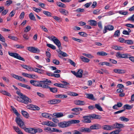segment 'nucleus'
I'll return each mask as SVG.
<instances>
[{"instance_id":"nucleus-1","label":"nucleus","mask_w":134,"mask_h":134,"mask_svg":"<svg viewBox=\"0 0 134 134\" xmlns=\"http://www.w3.org/2000/svg\"><path fill=\"white\" fill-rule=\"evenodd\" d=\"M79 120H71L67 121H64L59 123L58 126L60 127L64 128L70 126L72 124H77L80 122Z\"/></svg>"},{"instance_id":"nucleus-2","label":"nucleus","mask_w":134,"mask_h":134,"mask_svg":"<svg viewBox=\"0 0 134 134\" xmlns=\"http://www.w3.org/2000/svg\"><path fill=\"white\" fill-rule=\"evenodd\" d=\"M17 100L25 104H28L29 103H30L31 102V99L24 95H23L21 97H18Z\"/></svg>"},{"instance_id":"nucleus-3","label":"nucleus","mask_w":134,"mask_h":134,"mask_svg":"<svg viewBox=\"0 0 134 134\" xmlns=\"http://www.w3.org/2000/svg\"><path fill=\"white\" fill-rule=\"evenodd\" d=\"M15 121L19 127L24 130L25 129L26 127L25 125L24 122L19 116L16 118Z\"/></svg>"},{"instance_id":"nucleus-4","label":"nucleus","mask_w":134,"mask_h":134,"mask_svg":"<svg viewBox=\"0 0 134 134\" xmlns=\"http://www.w3.org/2000/svg\"><path fill=\"white\" fill-rule=\"evenodd\" d=\"M8 54L11 56L17 58L19 60L25 61L24 58L21 57L18 54L15 53H12L8 52Z\"/></svg>"},{"instance_id":"nucleus-5","label":"nucleus","mask_w":134,"mask_h":134,"mask_svg":"<svg viewBox=\"0 0 134 134\" xmlns=\"http://www.w3.org/2000/svg\"><path fill=\"white\" fill-rule=\"evenodd\" d=\"M41 81H38L33 80H31L30 81V83L33 85L35 86L40 87H44L45 86H42L41 83Z\"/></svg>"},{"instance_id":"nucleus-6","label":"nucleus","mask_w":134,"mask_h":134,"mask_svg":"<svg viewBox=\"0 0 134 134\" xmlns=\"http://www.w3.org/2000/svg\"><path fill=\"white\" fill-rule=\"evenodd\" d=\"M51 38V40H52L58 47V48H59L61 45V43L59 40L56 37L54 36H52Z\"/></svg>"},{"instance_id":"nucleus-7","label":"nucleus","mask_w":134,"mask_h":134,"mask_svg":"<svg viewBox=\"0 0 134 134\" xmlns=\"http://www.w3.org/2000/svg\"><path fill=\"white\" fill-rule=\"evenodd\" d=\"M41 82L42 86H46L44 87H43V88L48 89L50 87L47 85H50V83H51V81L47 79H46L45 80L41 81Z\"/></svg>"},{"instance_id":"nucleus-8","label":"nucleus","mask_w":134,"mask_h":134,"mask_svg":"<svg viewBox=\"0 0 134 134\" xmlns=\"http://www.w3.org/2000/svg\"><path fill=\"white\" fill-rule=\"evenodd\" d=\"M42 124L43 125H46L48 126L54 127H55L57 126L56 124L50 121H43L42 123Z\"/></svg>"},{"instance_id":"nucleus-9","label":"nucleus","mask_w":134,"mask_h":134,"mask_svg":"<svg viewBox=\"0 0 134 134\" xmlns=\"http://www.w3.org/2000/svg\"><path fill=\"white\" fill-rule=\"evenodd\" d=\"M84 119L82 120V121L84 123H90L91 122V119L90 115L84 116L83 117Z\"/></svg>"},{"instance_id":"nucleus-10","label":"nucleus","mask_w":134,"mask_h":134,"mask_svg":"<svg viewBox=\"0 0 134 134\" xmlns=\"http://www.w3.org/2000/svg\"><path fill=\"white\" fill-rule=\"evenodd\" d=\"M24 130L26 132L32 134H34L37 132V130H36V129L33 128L25 127Z\"/></svg>"},{"instance_id":"nucleus-11","label":"nucleus","mask_w":134,"mask_h":134,"mask_svg":"<svg viewBox=\"0 0 134 134\" xmlns=\"http://www.w3.org/2000/svg\"><path fill=\"white\" fill-rule=\"evenodd\" d=\"M114 26L111 25L105 26L104 29L103 30V33H105L107 31V30H108L110 31L113 30L114 29Z\"/></svg>"},{"instance_id":"nucleus-12","label":"nucleus","mask_w":134,"mask_h":134,"mask_svg":"<svg viewBox=\"0 0 134 134\" xmlns=\"http://www.w3.org/2000/svg\"><path fill=\"white\" fill-rule=\"evenodd\" d=\"M113 127L112 129L113 130L114 129L118 128L120 129L122 128L124 126L122 124H119L118 123H115L112 125Z\"/></svg>"},{"instance_id":"nucleus-13","label":"nucleus","mask_w":134,"mask_h":134,"mask_svg":"<svg viewBox=\"0 0 134 134\" xmlns=\"http://www.w3.org/2000/svg\"><path fill=\"white\" fill-rule=\"evenodd\" d=\"M27 49L29 51L34 53L39 52L40 51L37 48L32 47H27Z\"/></svg>"},{"instance_id":"nucleus-14","label":"nucleus","mask_w":134,"mask_h":134,"mask_svg":"<svg viewBox=\"0 0 134 134\" xmlns=\"http://www.w3.org/2000/svg\"><path fill=\"white\" fill-rule=\"evenodd\" d=\"M101 126L98 124H93L90 127V128L91 130H98L100 129Z\"/></svg>"},{"instance_id":"nucleus-15","label":"nucleus","mask_w":134,"mask_h":134,"mask_svg":"<svg viewBox=\"0 0 134 134\" xmlns=\"http://www.w3.org/2000/svg\"><path fill=\"white\" fill-rule=\"evenodd\" d=\"M61 101L60 100L58 99H53L48 101V103L50 104H58Z\"/></svg>"},{"instance_id":"nucleus-16","label":"nucleus","mask_w":134,"mask_h":134,"mask_svg":"<svg viewBox=\"0 0 134 134\" xmlns=\"http://www.w3.org/2000/svg\"><path fill=\"white\" fill-rule=\"evenodd\" d=\"M53 117L55 116V118H59L63 116L64 115L62 113H55L53 114Z\"/></svg>"},{"instance_id":"nucleus-17","label":"nucleus","mask_w":134,"mask_h":134,"mask_svg":"<svg viewBox=\"0 0 134 134\" xmlns=\"http://www.w3.org/2000/svg\"><path fill=\"white\" fill-rule=\"evenodd\" d=\"M113 71L115 73L119 74L124 73L125 72V71L124 70L119 69H114Z\"/></svg>"},{"instance_id":"nucleus-18","label":"nucleus","mask_w":134,"mask_h":134,"mask_svg":"<svg viewBox=\"0 0 134 134\" xmlns=\"http://www.w3.org/2000/svg\"><path fill=\"white\" fill-rule=\"evenodd\" d=\"M111 125H105L102 128L103 129L106 130H113Z\"/></svg>"},{"instance_id":"nucleus-19","label":"nucleus","mask_w":134,"mask_h":134,"mask_svg":"<svg viewBox=\"0 0 134 134\" xmlns=\"http://www.w3.org/2000/svg\"><path fill=\"white\" fill-rule=\"evenodd\" d=\"M90 116L91 118L92 119H100L102 118V117L100 115L94 114H92L91 115H90Z\"/></svg>"},{"instance_id":"nucleus-20","label":"nucleus","mask_w":134,"mask_h":134,"mask_svg":"<svg viewBox=\"0 0 134 134\" xmlns=\"http://www.w3.org/2000/svg\"><path fill=\"white\" fill-rule=\"evenodd\" d=\"M18 84L19 86L26 88L27 89L30 90L31 89L30 87L27 85L23 84L21 83H18Z\"/></svg>"},{"instance_id":"nucleus-21","label":"nucleus","mask_w":134,"mask_h":134,"mask_svg":"<svg viewBox=\"0 0 134 134\" xmlns=\"http://www.w3.org/2000/svg\"><path fill=\"white\" fill-rule=\"evenodd\" d=\"M85 95L87 98L92 100H95L93 94L86 93Z\"/></svg>"},{"instance_id":"nucleus-22","label":"nucleus","mask_w":134,"mask_h":134,"mask_svg":"<svg viewBox=\"0 0 134 134\" xmlns=\"http://www.w3.org/2000/svg\"><path fill=\"white\" fill-rule=\"evenodd\" d=\"M75 103L76 105H84L85 104V103L83 101L79 100H76L75 102Z\"/></svg>"},{"instance_id":"nucleus-23","label":"nucleus","mask_w":134,"mask_h":134,"mask_svg":"<svg viewBox=\"0 0 134 134\" xmlns=\"http://www.w3.org/2000/svg\"><path fill=\"white\" fill-rule=\"evenodd\" d=\"M83 70H79L76 73V77L81 78L82 77L83 73Z\"/></svg>"},{"instance_id":"nucleus-24","label":"nucleus","mask_w":134,"mask_h":134,"mask_svg":"<svg viewBox=\"0 0 134 134\" xmlns=\"http://www.w3.org/2000/svg\"><path fill=\"white\" fill-rule=\"evenodd\" d=\"M52 116L51 114H49L48 113H44L42 114V116L46 118H49L50 119H51L52 118L51 117H50V115Z\"/></svg>"},{"instance_id":"nucleus-25","label":"nucleus","mask_w":134,"mask_h":134,"mask_svg":"<svg viewBox=\"0 0 134 134\" xmlns=\"http://www.w3.org/2000/svg\"><path fill=\"white\" fill-rule=\"evenodd\" d=\"M11 108L12 110L13 111L14 113L17 116V117H18L20 115V114L18 112L17 110L13 106H11Z\"/></svg>"},{"instance_id":"nucleus-26","label":"nucleus","mask_w":134,"mask_h":134,"mask_svg":"<svg viewBox=\"0 0 134 134\" xmlns=\"http://www.w3.org/2000/svg\"><path fill=\"white\" fill-rule=\"evenodd\" d=\"M133 106L129 105L128 104H125L122 107V108L125 109L130 110L132 108Z\"/></svg>"},{"instance_id":"nucleus-27","label":"nucleus","mask_w":134,"mask_h":134,"mask_svg":"<svg viewBox=\"0 0 134 134\" xmlns=\"http://www.w3.org/2000/svg\"><path fill=\"white\" fill-rule=\"evenodd\" d=\"M90 22V24L91 26H96L97 25V22L96 21L93 20H90L88 21Z\"/></svg>"},{"instance_id":"nucleus-28","label":"nucleus","mask_w":134,"mask_h":134,"mask_svg":"<svg viewBox=\"0 0 134 134\" xmlns=\"http://www.w3.org/2000/svg\"><path fill=\"white\" fill-rule=\"evenodd\" d=\"M80 58L82 61L84 62L88 63L90 61V60L89 59L84 57L82 56H80Z\"/></svg>"},{"instance_id":"nucleus-29","label":"nucleus","mask_w":134,"mask_h":134,"mask_svg":"<svg viewBox=\"0 0 134 134\" xmlns=\"http://www.w3.org/2000/svg\"><path fill=\"white\" fill-rule=\"evenodd\" d=\"M108 54L103 51H101L97 53V54L98 55L101 56H106L108 55Z\"/></svg>"},{"instance_id":"nucleus-30","label":"nucleus","mask_w":134,"mask_h":134,"mask_svg":"<svg viewBox=\"0 0 134 134\" xmlns=\"http://www.w3.org/2000/svg\"><path fill=\"white\" fill-rule=\"evenodd\" d=\"M21 113L23 116L26 118H28L29 117L28 113L26 111L23 110H21Z\"/></svg>"},{"instance_id":"nucleus-31","label":"nucleus","mask_w":134,"mask_h":134,"mask_svg":"<svg viewBox=\"0 0 134 134\" xmlns=\"http://www.w3.org/2000/svg\"><path fill=\"white\" fill-rule=\"evenodd\" d=\"M30 106L31 109L34 110H38L40 109V108L36 105H30Z\"/></svg>"},{"instance_id":"nucleus-32","label":"nucleus","mask_w":134,"mask_h":134,"mask_svg":"<svg viewBox=\"0 0 134 134\" xmlns=\"http://www.w3.org/2000/svg\"><path fill=\"white\" fill-rule=\"evenodd\" d=\"M82 110L83 109L82 108H73L71 110L72 111L76 112L79 113V111H82Z\"/></svg>"},{"instance_id":"nucleus-33","label":"nucleus","mask_w":134,"mask_h":134,"mask_svg":"<svg viewBox=\"0 0 134 134\" xmlns=\"http://www.w3.org/2000/svg\"><path fill=\"white\" fill-rule=\"evenodd\" d=\"M29 17L30 19L32 20L36 21V20L34 15L32 13H31L29 14Z\"/></svg>"},{"instance_id":"nucleus-34","label":"nucleus","mask_w":134,"mask_h":134,"mask_svg":"<svg viewBox=\"0 0 134 134\" xmlns=\"http://www.w3.org/2000/svg\"><path fill=\"white\" fill-rule=\"evenodd\" d=\"M54 85L55 86L58 87L65 88L66 86H65V85H63V84L59 83H55L54 84Z\"/></svg>"},{"instance_id":"nucleus-35","label":"nucleus","mask_w":134,"mask_h":134,"mask_svg":"<svg viewBox=\"0 0 134 134\" xmlns=\"http://www.w3.org/2000/svg\"><path fill=\"white\" fill-rule=\"evenodd\" d=\"M95 108H96L98 110L100 111H103L102 108L100 105L99 104H96L95 105Z\"/></svg>"},{"instance_id":"nucleus-36","label":"nucleus","mask_w":134,"mask_h":134,"mask_svg":"<svg viewBox=\"0 0 134 134\" xmlns=\"http://www.w3.org/2000/svg\"><path fill=\"white\" fill-rule=\"evenodd\" d=\"M57 5L59 7L62 8H65L66 6L64 4L60 2H57L56 3Z\"/></svg>"},{"instance_id":"nucleus-37","label":"nucleus","mask_w":134,"mask_h":134,"mask_svg":"<svg viewBox=\"0 0 134 134\" xmlns=\"http://www.w3.org/2000/svg\"><path fill=\"white\" fill-rule=\"evenodd\" d=\"M51 92L53 93H55L57 92V89L55 87H50L49 88Z\"/></svg>"},{"instance_id":"nucleus-38","label":"nucleus","mask_w":134,"mask_h":134,"mask_svg":"<svg viewBox=\"0 0 134 134\" xmlns=\"http://www.w3.org/2000/svg\"><path fill=\"white\" fill-rule=\"evenodd\" d=\"M0 92L3 94L7 95L8 96H11V95L10 93L4 90H1Z\"/></svg>"},{"instance_id":"nucleus-39","label":"nucleus","mask_w":134,"mask_h":134,"mask_svg":"<svg viewBox=\"0 0 134 134\" xmlns=\"http://www.w3.org/2000/svg\"><path fill=\"white\" fill-rule=\"evenodd\" d=\"M118 12L120 14L124 15H126L128 14V12H127L124 10H120L118 11Z\"/></svg>"},{"instance_id":"nucleus-40","label":"nucleus","mask_w":134,"mask_h":134,"mask_svg":"<svg viewBox=\"0 0 134 134\" xmlns=\"http://www.w3.org/2000/svg\"><path fill=\"white\" fill-rule=\"evenodd\" d=\"M119 119L121 121L124 122H127L129 120V119L127 118H125L124 116L121 117Z\"/></svg>"},{"instance_id":"nucleus-41","label":"nucleus","mask_w":134,"mask_h":134,"mask_svg":"<svg viewBox=\"0 0 134 134\" xmlns=\"http://www.w3.org/2000/svg\"><path fill=\"white\" fill-rule=\"evenodd\" d=\"M29 77V78L32 79H35L36 78H38V76L34 74H30Z\"/></svg>"},{"instance_id":"nucleus-42","label":"nucleus","mask_w":134,"mask_h":134,"mask_svg":"<svg viewBox=\"0 0 134 134\" xmlns=\"http://www.w3.org/2000/svg\"><path fill=\"white\" fill-rule=\"evenodd\" d=\"M124 43L128 44L131 45L133 43V42L131 40H127L125 41Z\"/></svg>"},{"instance_id":"nucleus-43","label":"nucleus","mask_w":134,"mask_h":134,"mask_svg":"<svg viewBox=\"0 0 134 134\" xmlns=\"http://www.w3.org/2000/svg\"><path fill=\"white\" fill-rule=\"evenodd\" d=\"M99 64H101L102 65H105L107 66H111V64H110L109 63L107 62H100Z\"/></svg>"},{"instance_id":"nucleus-44","label":"nucleus","mask_w":134,"mask_h":134,"mask_svg":"<svg viewBox=\"0 0 134 134\" xmlns=\"http://www.w3.org/2000/svg\"><path fill=\"white\" fill-rule=\"evenodd\" d=\"M60 12L61 13L65 15H66L68 13V12L67 11L64 9H62L61 10H60Z\"/></svg>"},{"instance_id":"nucleus-45","label":"nucleus","mask_w":134,"mask_h":134,"mask_svg":"<svg viewBox=\"0 0 134 134\" xmlns=\"http://www.w3.org/2000/svg\"><path fill=\"white\" fill-rule=\"evenodd\" d=\"M83 55L86 57H87L89 58H93L94 57V56L92 55L91 54H86L85 53H83L82 54Z\"/></svg>"},{"instance_id":"nucleus-46","label":"nucleus","mask_w":134,"mask_h":134,"mask_svg":"<svg viewBox=\"0 0 134 134\" xmlns=\"http://www.w3.org/2000/svg\"><path fill=\"white\" fill-rule=\"evenodd\" d=\"M78 34L80 36L84 37H86L87 35L86 33L83 32H80L78 33Z\"/></svg>"},{"instance_id":"nucleus-47","label":"nucleus","mask_w":134,"mask_h":134,"mask_svg":"<svg viewBox=\"0 0 134 134\" xmlns=\"http://www.w3.org/2000/svg\"><path fill=\"white\" fill-rule=\"evenodd\" d=\"M130 56V54L128 53L122 54V58H128Z\"/></svg>"},{"instance_id":"nucleus-48","label":"nucleus","mask_w":134,"mask_h":134,"mask_svg":"<svg viewBox=\"0 0 134 134\" xmlns=\"http://www.w3.org/2000/svg\"><path fill=\"white\" fill-rule=\"evenodd\" d=\"M47 46L53 49H56L55 46L51 44L47 43Z\"/></svg>"},{"instance_id":"nucleus-49","label":"nucleus","mask_w":134,"mask_h":134,"mask_svg":"<svg viewBox=\"0 0 134 134\" xmlns=\"http://www.w3.org/2000/svg\"><path fill=\"white\" fill-rule=\"evenodd\" d=\"M100 10L97 9L93 11V13L94 15H98L100 13Z\"/></svg>"},{"instance_id":"nucleus-50","label":"nucleus","mask_w":134,"mask_h":134,"mask_svg":"<svg viewBox=\"0 0 134 134\" xmlns=\"http://www.w3.org/2000/svg\"><path fill=\"white\" fill-rule=\"evenodd\" d=\"M32 9L34 11L38 13L40 12L42 10L41 8L40 9L37 8L35 7H32Z\"/></svg>"},{"instance_id":"nucleus-51","label":"nucleus","mask_w":134,"mask_h":134,"mask_svg":"<svg viewBox=\"0 0 134 134\" xmlns=\"http://www.w3.org/2000/svg\"><path fill=\"white\" fill-rule=\"evenodd\" d=\"M43 13L44 14L46 15L47 16L49 17L51 16V13L50 12L46 11H44L43 12Z\"/></svg>"},{"instance_id":"nucleus-52","label":"nucleus","mask_w":134,"mask_h":134,"mask_svg":"<svg viewBox=\"0 0 134 134\" xmlns=\"http://www.w3.org/2000/svg\"><path fill=\"white\" fill-rule=\"evenodd\" d=\"M120 35V31L118 30L114 32V36L115 37H119Z\"/></svg>"},{"instance_id":"nucleus-53","label":"nucleus","mask_w":134,"mask_h":134,"mask_svg":"<svg viewBox=\"0 0 134 134\" xmlns=\"http://www.w3.org/2000/svg\"><path fill=\"white\" fill-rule=\"evenodd\" d=\"M51 132H62V131L56 128H52Z\"/></svg>"},{"instance_id":"nucleus-54","label":"nucleus","mask_w":134,"mask_h":134,"mask_svg":"<svg viewBox=\"0 0 134 134\" xmlns=\"http://www.w3.org/2000/svg\"><path fill=\"white\" fill-rule=\"evenodd\" d=\"M14 47H16L17 48H24V47L21 44H15L14 45Z\"/></svg>"},{"instance_id":"nucleus-55","label":"nucleus","mask_w":134,"mask_h":134,"mask_svg":"<svg viewBox=\"0 0 134 134\" xmlns=\"http://www.w3.org/2000/svg\"><path fill=\"white\" fill-rule=\"evenodd\" d=\"M31 27L30 26H27L26 28H25L24 32H27L30 30Z\"/></svg>"},{"instance_id":"nucleus-56","label":"nucleus","mask_w":134,"mask_h":134,"mask_svg":"<svg viewBox=\"0 0 134 134\" xmlns=\"http://www.w3.org/2000/svg\"><path fill=\"white\" fill-rule=\"evenodd\" d=\"M68 62L70 64L73 66L75 67L76 66V64L72 60L70 59H69L68 60Z\"/></svg>"},{"instance_id":"nucleus-57","label":"nucleus","mask_w":134,"mask_h":134,"mask_svg":"<svg viewBox=\"0 0 134 134\" xmlns=\"http://www.w3.org/2000/svg\"><path fill=\"white\" fill-rule=\"evenodd\" d=\"M53 62L54 64L56 65H59L60 64V62L57 59H54L53 60Z\"/></svg>"},{"instance_id":"nucleus-58","label":"nucleus","mask_w":134,"mask_h":134,"mask_svg":"<svg viewBox=\"0 0 134 134\" xmlns=\"http://www.w3.org/2000/svg\"><path fill=\"white\" fill-rule=\"evenodd\" d=\"M122 54H121L119 52H118L116 53V57L118 58H122Z\"/></svg>"},{"instance_id":"nucleus-59","label":"nucleus","mask_w":134,"mask_h":134,"mask_svg":"<svg viewBox=\"0 0 134 134\" xmlns=\"http://www.w3.org/2000/svg\"><path fill=\"white\" fill-rule=\"evenodd\" d=\"M72 39L74 41H76L79 43H81L83 42V41L81 39H77L75 37H72Z\"/></svg>"},{"instance_id":"nucleus-60","label":"nucleus","mask_w":134,"mask_h":134,"mask_svg":"<svg viewBox=\"0 0 134 134\" xmlns=\"http://www.w3.org/2000/svg\"><path fill=\"white\" fill-rule=\"evenodd\" d=\"M84 132L90 133L91 132V129L90 128H84Z\"/></svg>"},{"instance_id":"nucleus-61","label":"nucleus","mask_w":134,"mask_h":134,"mask_svg":"<svg viewBox=\"0 0 134 134\" xmlns=\"http://www.w3.org/2000/svg\"><path fill=\"white\" fill-rule=\"evenodd\" d=\"M15 10H13L9 14V16L12 17H13L15 14Z\"/></svg>"},{"instance_id":"nucleus-62","label":"nucleus","mask_w":134,"mask_h":134,"mask_svg":"<svg viewBox=\"0 0 134 134\" xmlns=\"http://www.w3.org/2000/svg\"><path fill=\"white\" fill-rule=\"evenodd\" d=\"M61 55L63 56L64 57H66L68 56V54L65 53L63 52L62 51L59 53Z\"/></svg>"},{"instance_id":"nucleus-63","label":"nucleus","mask_w":134,"mask_h":134,"mask_svg":"<svg viewBox=\"0 0 134 134\" xmlns=\"http://www.w3.org/2000/svg\"><path fill=\"white\" fill-rule=\"evenodd\" d=\"M25 15V13L24 12H22L20 14V16H19V18L20 19H23L24 16Z\"/></svg>"},{"instance_id":"nucleus-64","label":"nucleus","mask_w":134,"mask_h":134,"mask_svg":"<svg viewBox=\"0 0 134 134\" xmlns=\"http://www.w3.org/2000/svg\"><path fill=\"white\" fill-rule=\"evenodd\" d=\"M129 58L131 61L134 63V56H133L130 54Z\"/></svg>"}]
</instances>
